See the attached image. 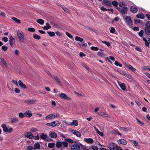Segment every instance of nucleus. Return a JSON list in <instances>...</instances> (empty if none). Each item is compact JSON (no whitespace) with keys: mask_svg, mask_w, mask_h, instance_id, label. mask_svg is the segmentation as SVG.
I'll return each mask as SVG.
<instances>
[{"mask_svg":"<svg viewBox=\"0 0 150 150\" xmlns=\"http://www.w3.org/2000/svg\"><path fill=\"white\" fill-rule=\"evenodd\" d=\"M135 50L139 52H141L142 51V50L141 48L139 47H136L135 48Z\"/></svg>","mask_w":150,"mask_h":150,"instance_id":"nucleus-64","label":"nucleus"},{"mask_svg":"<svg viewBox=\"0 0 150 150\" xmlns=\"http://www.w3.org/2000/svg\"><path fill=\"white\" fill-rule=\"evenodd\" d=\"M8 47L5 45H3L2 47V49L4 51H6Z\"/></svg>","mask_w":150,"mask_h":150,"instance_id":"nucleus-55","label":"nucleus"},{"mask_svg":"<svg viewBox=\"0 0 150 150\" xmlns=\"http://www.w3.org/2000/svg\"><path fill=\"white\" fill-rule=\"evenodd\" d=\"M1 127L2 128L4 131L5 132L10 133H12L13 131V129L11 127L8 129L6 125L5 124H2L1 125Z\"/></svg>","mask_w":150,"mask_h":150,"instance_id":"nucleus-3","label":"nucleus"},{"mask_svg":"<svg viewBox=\"0 0 150 150\" xmlns=\"http://www.w3.org/2000/svg\"><path fill=\"white\" fill-rule=\"evenodd\" d=\"M15 42V39L11 36L9 40V43L10 45L12 47H13V44Z\"/></svg>","mask_w":150,"mask_h":150,"instance_id":"nucleus-18","label":"nucleus"},{"mask_svg":"<svg viewBox=\"0 0 150 150\" xmlns=\"http://www.w3.org/2000/svg\"><path fill=\"white\" fill-rule=\"evenodd\" d=\"M28 30L29 31L31 32H34L35 30L34 28H28Z\"/></svg>","mask_w":150,"mask_h":150,"instance_id":"nucleus-56","label":"nucleus"},{"mask_svg":"<svg viewBox=\"0 0 150 150\" xmlns=\"http://www.w3.org/2000/svg\"><path fill=\"white\" fill-rule=\"evenodd\" d=\"M75 39L76 41H79L80 42H82L83 40L82 38L78 36L76 37Z\"/></svg>","mask_w":150,"mask_h":150,"instance_id":"nucleus-39","label":"nucleus"},{"mask_svg":"<svg viewBox=\"0 0 150 150\" xmlns=\"http://www.w3.org/2000/svg\"><path fill=\"white\" fill-rule=\"evenodd\" d=\"M54 119L53 113L47 115L45 117L46 120H52Z\"/></svg>","mask_w":150,"mask_h":150,"instance_id":"nucleus-21","label":"nucleus"},{"mask_svg":"<svg viewBox=\"0 0 150 150\" xmlns=\"http://www.w3.org/2000/svg\"><path fill=\"white\" fill-rule=\"evenodd\" d=\"M117 142L118 143L120 144L125 145L127 144V141L123 139H120L118 140Z\"/></svg>","mask_w":150,"mask_h":150,"instance_id":"nucleus-13","label":"nucleus"},{"mask_svg":"<svg viewBox=\"0 0 150 150\" xmlns=\"http://www.w3.org/2000/svg\"><path fill=\"white\" fill-rule=\"evenodd\" d=\"M145 33L148 35H150V29L147 27H145L144 29Z\"/></svg>","mask_w":150,"mask_h":150,"instance_id":"nucleus-27","label":"nucleus"},{"mask_svg":"<svg viewBox=\"0 0 150 150\" xmlns=\"http://www.w3.org/2000/svg\"><path fill=\"white\" fill-rule=\"evenodd\" d=\"M144 31L143 30H141L139 33V36L140 37H142L143 35Z\"/></svg>","mask_w":150,"mask_h":150,"instance_id":"nucleus-51","label":"nucleus"},{"mask_svg":"<svg viewBox=\"0 0 150 150\" xmlns=\"http://www.w3.org/2000/svg\"><path fill=\"white\" fill-rule=\"evenodd\" d=\"M46 26H44L42 27V28L44 30H47L48 29H50L51 27L50 26L49 24L48 23H46Z\"/></svg>","mask_w":150,"mask_h":150,"instance_id":"nucleus-24","label":"nucleus"},{"mask_svg":"<svg viewBox=\"0 0 150 150\" xmlns=\"http://www.w3.org/2000/svg\"><path fill=\"white\" fill-rule=\"evenodd\" d=\"M125 22L127 25L130 27H132V22L131 19L129 17L127 16L125 18Z\"/></svg>","mask_w":150,"mask_h":150,"instance_id":"nucleus-6","label":"nucleus"},{"mask_svg":"<svg viewBox=\"0 0 150 150\" xmlns=\"http://www.w3.org/2000/svg\"><path fill=\"white\" fill-rule=\"evenodd\" d=\"M36 102V100H27L25 101V103L30 105L35 103Z\"/></svg>","mask_w":150,"mask_h":150,"instance_id":"nucleus-16","label":"nucleus"},{"mask_svg":"<svg viewBox=\"0 0 150 150\" xmlns=\"http://www.w3.org/2000/svg\"><path fill=\"white\" fill-rule=\"evenodd\" d=\"M64 140L65 141L71 144H72L73 143H75L76 142V141H75V142H74L73 140L72 139H70L66 138L65 139H64Z\"/></svg>","mask_w":150,"mask_h":150,"instance_id":"nucleus-28","label":"nucleus"},{"mask_svg":"<svg viewBox=\"0 0 150 150\" xmlns=\"http://www.w3.org/2000/svg\"><path fill=\"white\" fill-rule=\"evenodd\" d=\"M60 96L61 98L64 100H71V99L70 98L68 97L65 93H61L60 94Z\"/></svg>","mask_w":150,"mask_h":150,"instance_id":"nucleus-8","label":"nucleus"},{"mask_svg":"<svg viewBox=\"0 0 150 150\" xmlns=\"http://www.w3.org/2000/svg\"><path fill=\"white\" fill-rule=\"evenodd\" d=\"M136 16L137 17L139 18L143 19L144 18V15L142 13H141L139 14H137Z\"/></svg>","mask_w":150,"mask_h":150,"instance_id":"nucleus-35","label":"nucleus"},{"mask_svg":"<svg viewBox=\"0 0 150 150\" xmlns=\"http://www.w3.org/2000/svg\"><path fill=\"white\" fill-rule=\"evenodd\" d=\"M0 59L3 66L5 67H8L7 63L4 59L2 57H1Z\"/></svg>","mask_w":150,"mask_h":150,"instance_id":"nucleus-15","label":"nucleus"},{"mask_svg":"<svg viewBox=\"0 0 150 150\" xmlns=\"http://www.w3.org/2000/svg\"><path fill=\"white\" fill-rule=\"evenodd\" d=\"M98 55L100 57H104L106 55V54L104 52H98L97 53Z\"/></svg>","mask_w":150,"mask_h":150,"instance_id":"nucleus-25","label":"nucleus"},{"mask_svg":"<svg viewBox=\"0 0 150 150\" xmlns=\"http://www.w3.org/2000/svg\"><path fill=\"white\" fill-rule=\"evenodd\" d=\"M136 119L137 121V122H139L141 125H144V123L143 122L140 121L137 118H136Z\"/></svg>","mask_w":150,"mask_h":150,"instance_id":"nucleus-58","label":"nucleus"},{"mask_svg":"<svg viewBox=\"0 0 150 150\" xmlns=\"http://www.w3.org/2000/svg\"><path fill=\"white\" fill-rule=\"evenodd\" d=\"M25 136L28 138L32 139L33 138L34 136L33 134L30 132H26L24 134Z\"/></svg>","mask_w":150,"mask_h":150,"instance_id":"nucleus-9","label":"nucleus"},{"mask_svg":"<svg viewBox=\"0 0 150 150\" xmlns=\"http://www.w3.org/2000/svg\"><path fill=\"white\" fill-rule=\"evenodd\" d=\"M54 118H58L59 117L60 115L58 113H53Z\"/></svg>","mask_w":150,"mask_h":150,"instance_id":"nucleus-42","label":"nucleus"},{"mask_svg":"<svg viewBox=\"0 0 150 150\" xmlns=\"http://www.w3.org/2000/svg\"><path fill=\"white\" fill-rule=\"evenodd\" d=\"M17 35L19 41L23 43L25 41V37L24 33L20 30L17 31Z\"/></svg>","mask_w":150,"mask_h":150,"instance_id":"nucleus-1","label":"nucleus"},{"mask_svg":"<svg viewBox=\"0 0 150 150\" xmlns=\"http://www.w3.org/2000/svg\"><path fill=\"white\" fill-rule=\"evenodd\" d=\"M12 82L13 83L16 84L17 86H18V82L17 81H16L15 80H13L12 81Z\"/></svg>","mask_w":150,"mask_h":150,"instance_id":"nucleus-62","label":"nucleus"},{"mask_svg":"<svg viewBox=\"0 0 150 150\" xmlns=\"http://www.w3.org/2000/svg\"><path fill=\"white\" fill-rule=\"evenodd\" d=\"M2 40L4 42H6L8 40V39L6 37H3L2 38Z\"/></svg>","mask_w":150,"mask_h":150,"instance_id":"nucleus-60","label":"nucleus"},{"mask_svg":"<svg viewBox=\"0 0 150 150\" xmlns=\"http://www.w3.org/2000/svg\"><path fill=\"white\" fill-rule=\"evenodd\" d=\"M54 78L56 81H57L58 83L60 86L62 85V83L60 80L59 79L57 76H54Z\"/></svg>","mask_w":150,"mask_h":150,"instance_id":"nucleus-32","label":"nucleus"},{"mask_svg":"<svg viewBox=\"0 0 150 150\" xmlns=\"http://www.w3.org/2000/svg\"><path fill=\"white\" fill-rule=\"evenodd\" d=\"M33 147L32 146H28L27 148V150H33Z\"/></svg>","mask_w":150,"mask_h":150,"instance_id":"nucleus-61","label":"nucleus"},{"mask_svg":"<svg viewBox=\"0 0 150 150\" xmlns=\"http://www.w3.org/2000/svg\"><path fill=\"white\" fill-rule=\"evenodd\" d=\"M130 11L133 13H135L137 11L138 8L134 6H132L130 8Z\"/></svg>","mask_w":150,"mask_h":150,"instance_id":"nucleus-19","label":"nucleus"},{"mask_svg":"<svg viewBox=\"0 0 150 150\" xmlns=\"http://www.w3.org/2000/svg\"><path fill=\"white\" fill-rule=\"evenodd\" d=\"M103 2L104 3V4L106 5L109 6H111V1L108 0H106L103 1Z\"/></svg>","mask_w":150,"mask_h":150,"instance_id":"nucleus-33","label":"nucleus"},{"mask_svg":"<svg viewBox=\"0 0 150 150\" xmlns=\"http://www.w3.org/2000/svg\"><path fill=\"white\" fill-rule=\"evenodd\" d=\"M98 114L102 116H103L105 117H109L110 115L109 114L103 112H98Z\"/></svg>","mask_w":150,"mask_h":150,"instance_id":"nucleus-23","label":"nucleus"},{"mask_svg":"<svg viewBox=\"0 0 150 150\" xmlns=\"http://www.w3.org/2000/svg\"><path fill=\"white\" fill-rule=\"evenodd\" d=\"M115 31V28L113 27H111L110 29V32L111 33H114Z\"/></svg>","mask_w":150,"mask_h":150,"instance_id":"nucleus-53","label":"nucleus"},{"mask_svg":"<svg viewBox=\"0 0 150 150\" xmlns=\"http://www.w3.org/2000/svg\"><path fill=\"white\" fill-rule=\"evenodd\" d=\"M71 122V125L77 126L78 125V121L77 120H73Z\"/></svg>","mask_w":150,"mask_h":150,"instance_id":"nucleus-34","label":"nucleus"},{"mask_svg":"<svg viewBox=\"0 0 150 150\" xmlns=\"http://www.w3.org/2000/svg\"><path fill=\"white\" fill-rule=\"evenodd\" d=\"M33 38L39 40L40 39L41 37L40 36L36 34H34L33 35Z\"/></svg>","mask_w":150,"mask_h":150,"instance_id":"nucleus-37","label":"nucleus"},{"mask_svg":"<svg viewBox=\"0 0 150 150\" xmlns=\"http://www.w3.org/2000/svg\"><path fill=\"white\" fill-rule=\"evenodd\" d=\"M40 145L38 143H35L34 145V149H39L40 148Z\"/></svg>","mask_w":150,"mask_h":150,"instance_id":"nucleus-26","label":"nucleus"},{"mask_svg":"<svg viewBox=\"0 0 150 150\" xmlns=\"http://www.w3.org/2000/svg\"><path fill=\"white\" fill-rule=\"evenodd\" d=\"M131 141L134 143L135 146H138L139 145V144L138 142L136 141H133L132 140H131Z\"/></svg>","mask_w":150,"mask_h":150,"instance_id":"nucleus-48","label":"nucleus"},{"mask_svg":"<svg viewBox=\"0 0 150 150\" xmlns=\"http://www.w3.org/2000/svg\"><path fill=\"white\" fill-rule=\"evenodd\" d=\"M84 141L88 144H92L94 142L93 139L91 138H84Z\"/></svg>","mask_w":150,"mask_h":150,"instance_id":"nucleus-10","label":"nucleus"},{"mask_svg":"<svg viewBox=\"0 0 150 150\" xmlns=\"http://www.w3.org/2000/svg\"><path fill=\"white\" fill-rule=\"evenodd\" d=\"M146 27H147L148 28H150V22L147 21L145 24Z\"/></svg>","mask_w":150,"mask_h":150,"instance_id":"nucleus-45","label":"nucleus"},{"mask_svg":"<svg viewBox=\"0 0 150 150\" xmlns=\"http://www.w3.org/2000/svg\"><path fill=\"white\" fill-rule=\"evenodd\" d=\"M49 135L51 138H56L57 137V134L55 132H52L50 133Z\"/></svg>","mask_w":150,"mask_h":150,"instance_id":"nucleus-17","label":"nucleus"},{"mask_svg":"<svg viewBox=\"0 0 150 150\" xmlns=\"http://www.w3.org/2000/svg\"><path fill=\"white\" fill-rule=\"evenodd\" d=\"M91 49L93 50L96 51H97L99 50V48L98 47L93 46H92L91 47Z\"/></svg>","mask_w":150,"mask_h":150,"instance_id":"nucleus-50","label":"nucleus"},{"mask_svg":"<svg viewBox=\"0 0 150 150\" xmlns=\"http://www.w3.org/2000/svg\"><path fill=\"white\" fill-rule=\"evenodd\" d=\"M52 122V127H58L60 125L59 122L57 120H55L53 121Z\"/></svg>","mask_w":150,"mask_h":150,"instance_id":"nucleus-11","label":"nucleus"},{"mask_svg":"<svg viewBox=\"0 0 150 150\" xmlns=\"http://www.w3.org/2000/svg\"><path fill=\"white\" fill-rule=\"evenodd\" d=\"M18 82L19 85L23 89H26L27 88L25 85L24 84L21 80H19Z\"/></svg>","mask_w":150,"mask_h":150,"instance_id":"nucleus-20","label":"nucleus"},{"mask_svg":"<svg viewBox=\"0 0 150 150\" xmlns=\"http://www.w3.org/2000/svg\"><path fill=\"white\" fill-rule=\"evenodd\" d=\"M12 19L17 23H21L20 20L18 19L15 17H13L12 18Z\"/></svg>","mask_w":150,"mask_h":150,"instance_id":"nucleus-31","label":"nucleus"},{"mask_svg":"<svg viewBox=\"0 0 150 150\" xmlns=\"http://www.w3.org/2000/svg\"><path fill=\"white\" fill-rule=\"evenodd\" d=\"M92 149L93 150H98V147L95 145H93L91 146Z\"/></svg>","mask_w":150,"mask_h":150,"instance_id":"nucleus-49","label":"nucleus"},{"mask_svg":"<svg viewBox=\"0 0 150 150\" xmlns=\"http://www.w3.org/2000/svg\"><path fill=\"white\" fill-rule=\"evenodd\" d=\"M25 117H30L32 116V113L30 111L28 110L25 112Z\"/></svg>","mask_w":150,"mask_h":150,"instance_id":"nucleus-14","label":"nucleus"},{"mask_svg":"<svg viewBox=\"0 0 150 150\" xmlns=\"http://www.w3.org/2000/svg\"><path fill=\"white\" fill-rule=\"evenodd\" d=\"M63 145L65 147H67L68 146V143L66 141H64L62 142V145Z\"/></svg>","mask_w":150,"mask_h":150,"instance_id":"nucleus-41","label":"nucleus"},{"mask_svg":"<svg viewBox=\"0 0 150 150\" xmlns=\"http://www.w3.org/2000/svg\"><path fill=\"white\" fill-rule=\"evenodd\" d=\"M117 8L118 10L122 14H125L127 13L128 9L127 7H123L122 8L118 7Z\"/></svg>","mask_w":150,"mask_h":150,"instance_id":"nucleus-5","label":"nucleus"},{"mask_svg":"<svg viewBox=\"0 0 150 150\" xmlns=\"http://www.w3.org/2000/svg\"><path fill=\"white\" fill-rule=\"evenodd\" d=\"M81 64L85 68L87 69L88 70L89 68L84 63H82Z\"/></svg>","mask_w":150,"mask_h":150,"instance_id":"nucleus-57","label":"nucleus"},{"mask_svg":"<svg viewBox=\"0 0 150 150\" xmlns=\"http://www.w3.org/2000/svg\"><path fill=\"white\" fill-rule=\"evenodd\" d=\"M83 145L81 143L73 144L71 146V150H80Z\"/></svg>","mask_w":150,"mask_h":150,"instance_id":"nucleus-2","label":"nucleus"},{"mask_svg":"<svg viewBox=\"0 0 150 150\" xmlns=\"http://www.w3.org/2000/svg\"><path fill=\"white\" fill-rule=\"evenodd\" d=\"M61 7L66 12H69V11L68 8L65 7L64 6H61Z\"/></svg>","mask_w":150,"mask_h":150,"instance_id":"nucleus-43","label":"nucleus"},{"mask_svg":"<svg viewBox=\"0 0 150 150\" xmlns=\"http://www.w3.org/2000/svg\"><path fill=\"white\" fill-rule=\"evenodd\" d=\"M15 91L17 93H19L20 92V91L19 89L18 88H16L15 89Z\"/></svg>","mask_w":150,"mask_h":150,"instance_id":"nucleus-63","label":"nucleus"},{"mask_svg":"<svg viewBox=\"0 0 150 150\" xmlns=\"http://www.w3.org/2000/svg\"><path fill=\"white\" fill-rule=\"evenodd\" d=\"M55 143H49L48 144V146L49 148H54L55 146Z\"/></svg>","mask_w":150,"mask_h":150,"instance_id":"nucleus-36","label":"nucleus"},{"mask_svg":"<svg viewBox=\"0 0 150 150\" xmlns=\"http://www.w3.org/2000/svg\"><path fill=\"white\" fill-rule=\"evenodd\" d=\"M56 145L57 148H60L62 146V142L60 141L57 142L56 143Z\"/></svg>","mask_w":150,"mask_h":150,"instance_id":"nucleus-30","label":"nucleus"},{"mask_svg":"<svg viewBox=\"0 0 150 150\" xmlns=\"http://www.w3.org/2000/svg\"><path fill=\"white\" fill-rule=\"evenodd\" d=\"M128 68L129 69H131L132 71H133L136 70V69L133 68L132 66L130 65H128Z\"/></svg>","mask_w":150,"mask_h":150,"instance_id":"nucleus-40","label":"nucleus"},{"mask_svg":"<svg viewBox=\"0 0 150 150\" xmlns=\"http://www.w3.org/2000/svg\"><path fill=\"white\" fill-rule=\"evenodd\" d=\"M18 115L20 118H23L25 116V113H23L22 112L19 113L18 114Z\"/></svg>","mask_w":150,"mask_h":150,"instance_id":"nucleus-46","label":"nucleus"},{"mask_svg":"<svg viewBox=\"0 0 150 150\" xmlns=\"http://www.w3.org/2000/svg\"><path fill=\"white\" fill-rule=\"evenodd\" d=\"M40 137L43 140L49 141V137L46 134L41 133L40 135Z\"/></svg>","mask_w":150,"mask_h":150,"instance_id":"nucleus-7","label":"nucleus"},{"mask_svg":"<svg viewBox=\"0 0 150 150\" xmlns=\"http://www.w3.org/2000/svg\"><path fill=\"white\" fill-rule=\"evenodd\" d=\"M71 132L73 134L76 135L77 137H81V134L79 131L72 129L71 131Z\"/></svg>","mask_w":150,"mask_h":150,"instance_id":"nucleus-12","label":"nucleus"},{"mask_svg":"<svg viewBox=\"0 0 150 150\" xmlns=\"http://www.w3.org/2000/svg\"><path fill=\"white\" fill-rule=\"evenodd\" d=\"M102 42L103 43L105 44L108 46L109 47L110 46V42L106 41H102Z\"/></svg>","mask_w":150,"mask_h":150,"instance_id":"nucleus-47","label":"nucleus"},{"mask_svg":"<svg viewBox=\"0 0 150 150\" xmlns=\"http://www.w3.org/2000/svg\"><path fill=\"white\" fill-rule=\"evenodd\" d=\"M50 23L51 25H53V26H54L56 27H58V25H57V24H56L54 22H53L52 21H51L50 22Z\"/></svg>","mask_w":150,"mask_h":150,"instance_id":"nucleus-59","label":"nucleus"},{"mask_svg":"<svg viewBox=\"0 0 150 150\" xmlns=\"http://www.w3.org/2000/svg\"><path fill=\"white\" fill-rule=\"evenodd\" d=\"M112 4L113 6H117L118 5V3L115 1H112Z\"/></svg>","mask_w":150,"mask_h":150,"instance_id":"nucleus-52","label":"nucleus"},{"mask_svg":"<svg viewBox=\"0 0 150 150\" xmlns=\"http://www.w3.org/2000/svg\"><path fill=\"white\" fill-rule=\"evenodd\" d=\"M66 35L70 38H73V36L68 32H66L65 33Z\"/></svg>","mask_w":150,"mask_h":150,"instance_id":"nucleus-54","label":"nucleus"},{"mask_svg":"<svg viewBox=\"0 0 150 150\" xmlns=\"http://www.w3.org/2000/svg\"><path fill=\"white\" fill-rule=\"evenodd\" d=\"M118 146L117 144L111 142L109 144L108 148L110 150H115L117 149Z\"/></svg>","mask_w":150,"mask_h":150,"instance_id":"nucleus-4","label":"nucleus"},{"mask_svg":"<svg viewBox=\"0 0 150 150\" xmlns=\"http://www.w3.org/2000/svg\"><path fill=\"white\" fill-rule=\"evenodd\" d=\"M37 22L41 25H43L44 23V21L41 19H39L37 20Z\"/></svg>","mask_w":150,"mask_h":150,"instance_id":"nucleus-38","label":"nucleus"},{"mask_svg":"<svg viewBox=\"0 0 150 150\" xmlns=\"http://www.w3.org/2000/svg\"><path fill=\"white\" fill-rule=\"evenodd\" d=\"M118 84L121 88L123 90H125L126 89L125 85L124 83H120V82H118Z\"/></svg>","mask_w":150,"mask_h":150,"instance_id":"nucleus-22","label":"nucleus"},{"mask_svg":"<svg viewBox=\"0 0 150 150\" xmlns=\"http://www.w3.org/2000/svg\"><path fill=\"white\" fill-rule=\"evenodd\" d=\"M49 35L50 37H53L55 35V33L54 32H47Z\"/></svg>","mask_w":150,"mask_h":150,"instance_id":"nucleus-44","label":"nucleus"},{"mask_svg":"<svg viewBox=\"0 0 150 150\" xmlns=\"http://www.w3.org/2000/svg\"><path fill=\"white\" fill-rule=\"evenodd\" d=\"M18 121V119L15 117H13L11 118V122L12 123H16Z\"/></svg>","mask_w":150,"mask_h":150,"instance_id":"nucleus-29","label":"nucleus"}]
</instances>
